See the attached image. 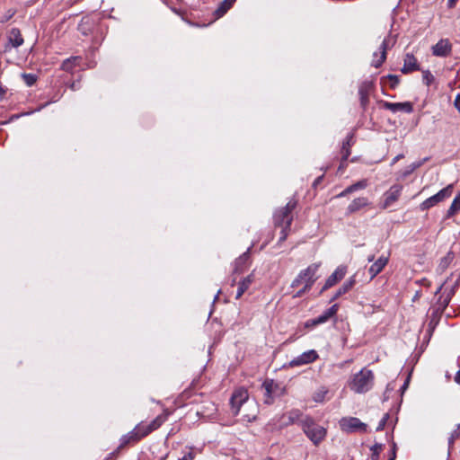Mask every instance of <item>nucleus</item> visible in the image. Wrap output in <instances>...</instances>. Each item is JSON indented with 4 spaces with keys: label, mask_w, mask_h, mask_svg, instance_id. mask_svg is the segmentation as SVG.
<instances>
[{
    "label": "nucleus",
    "mask_w": 460,
    "mask_h": 460,
    "mask_svg": "<svg viewBox=\"0 0 460 460\" xmlns=\"http://www.w3.org/2000/svg\"><path fill=\"white\" fill-rule=\"evenodd\" d=\"M349 193H351V191H348V187H347L343 191H341V192L338 195V197H345L346 195H348V194H349Z\"/></svg>",
    "instance_id": "5fc2aeb1"
},
{
    "label": "nucleus",
    "mask_w": 460,
    "mask_h": 460,
    "mask_svg": "<svg viewBox=\"0 0 460 460\" xmlns=\"http://www.w3.org/2000/svg\"><path fill=\"white\" fill-rule=\"evenodd\" d=\"M455 381L457 383V384H460V370L457 371L456 376H455Z\"/></svg>",
    "instance_id": "13d9d810"
},
{
    "label": "nucleus",
    "mask_w": 460,
    "mask_h": 460,
    "mask_svg": "<svg viewBox=\"0 0 460 460\" xmlns=\"http://www.w3.org/2000/svg\"><path fill=\"white\" fill-rule=\"evenodd\" d=\"M195 458V454L192 451L188 452L182 457L179 458V460H193Z\"/></svg>",
    "instance_id": "49530a36"
},
{
    "label": "nucleus",
    "mask_w": 460,
    "mask_h": 460,
    "mask_svg": "<svg viewBox=\"0 0 460 460\" xmlns=\"http://www.w3.org/2000/svg\"><path fill=\"white\" fill-rule=\"evenodd\" d=\"M388 261L389 256L384 255H382L376 261H374V263L368 269L370 279H373L375 277H376L387 265Z\"/></svg>",
    "instance_id": "a211bd4d"
},
{
    "label": "nucleus",
    "mask_w": 460,
    "mask_h": 460,
    "mask_svg": "<svg viewBox=\"0 0 460 460\" xmlns=\"http://www.w3.org/2000/svg\"><path fill=\"white\" fill-rule=\"evenodd\" d=\"M453 258H454L453 253L447 252V254L440 260L438 269L440 270L444 271L448 267V265L452 261Z\"/></svg>",
    "instance_id": "72a5a7b5"
},
{
    "label": "nucleus",
    "mask_w": 460,
    "mask_h": 460,
    "mask_svg": "<svg viewBox=\"0 0 460 460\" xmlns=\"http://www.w3.org/2000/svg\"><path fill=\"white\" fill-rule=\"evenodd\" d=\"M243 411H245L244 412H252V409L250 408H245V410H243V408L242 409V411L240 412V414L243 416Z\"/></svg>",
    "instance_id": "680f3d73"
},
{
    "label": "nucleus",
    "mask_w": 460,
    "mask_h": 460,
    "mask_svg": "<svg viewBox=\"0 0 460 460\" xmlns=\"http://www.w3.org/2000/svg\"><path fill=\"white\" fill-rule=\"evenodd\" d=\"M367 181L364 179V180L357 181L354 184L349 185L348 187V191H351V193H352L358 190H364L367 188Z\"/></svg>",
    "instance_id": "f704fd0d"
},
{
    "label": "nucleus",
    "mask_w": 460,
    "mask_h": 460,
    "mask_svg": "<svg viewBox=\"0 0 460 460\" xmlns=\"http://www.w3.org/2000/svg\"><path fill=\"white\" fill-rule=\"evenodd\" d=\"M396 449H397L396 444L394 442L392 445V450H391V455H390L391 457L396 458Z\"/></svg>",
    "instance_id": "8fccbe9b"
},
{
    "label": "nucleus",
    "mask_w": 460,
    "mask_h": 460,
    "mask_svg": "<svg viewBox=\"0 0 460 460\" xmlns=\"http://www.w3.org/2000/svg\"><path fill=\"white\" fill-rule=\"evenodd\" d=\"M356 284V280L354 276L349 278L347 281H345L339 289L335 292V294L332 296V297L330 299V303L337 300L339 297H341L342 295L348 293L349 290L352 289L354 285Z\"/></svg>",
    "instance_id": "aec40b11"
},
{
    "label": "nucleus",
    "mask_w": 460,
    "mask_h": 460,
    "mask_svg": "<svg viewBox=\"0 0 460 460\" xmlns=\"http://www.w3.org/2000/svg\"><path fill=\"white\" fill-rule=\"evenodd\" d=\"M289 231H290V227H287V226L281 227L279 242H284L287 239Z\"/></svg>",
    "instance_id": "c03bdc74"
},
{
    "label": "nucleus",
    "mask_w": 460,
    "mask_h": 460,
    "mask_svg": "<svg viewBox=\"0 0 460 460\" xmlns=\"http://www.w3.org/2000/svg\"><path fill=\"white\" fill-rule=\"evenodd\" d=\"M236 0H223L215 10L214 15L217 19L224 16L232 8Z\"/></svg>",
    "instance_id": "5701e85b"
},
{
    "label": "nucleus",
    "mask_w": 460,
    "mask_h": 460,
    "mask_svg": "<svg viewBox=\"0 0 460 460\" xmlns=\"http://www.w3.org/2000/svg\"><path fill=\"white\" fill-rule=\"evenodd\" d=\"M353 145V135L349 134L346 139L342 142L341 146V164L347 161L349 156L350 155V147Z\"/></svg>",
    "instance_id": "b1692460"
},
{
    "label": "nucleus",
    "mask_w": 460,
    "mask_h": 460,
    "mask_svg": "<svg viewBox=\"0 0 460 460\" xmlns=\"http://www.w3.org/2000/svg\"><path fill=\"white\" fill-rule=\"evenodd\" d=\"M402 190V185H393L385 194H384V200L382 203L381 208L383 209H386L390 208L394 202H396L401 196Z\"/></svg>",
    "instance_id": "9b49d317"
},
{
    "label": "nucleus",
    "mask_w": 460,
    "mask_h": 460,
    "mask_svg": "<svg viewBox=\"0 0 460 460\" xmlns=\"http://www.w3.org/2000/svg\"><path fill=\"white\" fill-rule=\"evenodd\" d=\"M134 429L137 430V433L139 435L141 439L153 432L148 424L144 425L139 423Z\"/></svg>",
    "instance_id": "473e14b6"
},
{
    "label": "nucleus",
    "mask_w": 460,
    "mask_h": 460,
    "mask_svg": "<svg viewBox=\"0 0 460 460\" xmlns=\"http://www.w3.org/2000/svg\"><path fill=\"white\" fill-rule=\"evenodd\" d=\"M6 93V90L0 86V98H2Z\"/></svg>",
    "instance_id": "bf43d9fd"
},
{
    "label": "nucleus",
    "mask_w": 460,
    "mask_h": 460,
    "mask_svg": "<svg viewBox=\"0 0 460 460\" xmlns=\"http://www.w3.org/2000/svg\"><path fill=\"white\" fill-rule=\"evenodd\" d=\"M417 70H420V66L416 58L413 54L407 53L404 58L403 66L401 70L402 73L409 74Z\"/></svg>",
    "instance_id": "6ab92c4d"
},
{
    "label": "nucleus",
    "mask_w": 460,
    "mask_h": 460,
    "mask_svg": "<svg viewBox=\"0 0 460 460\" xmlns=\"http://www.w3.org/2000/svg\"><path fill=\"white\" fill-rule=\"evenodd\" d=\"M368 199L365 197H359L352 200L347 208L348 214H353L368 205Z\"/></svg>",
    "instance_id": "412c9836"
},
{
    "label": "nucleus",
    "mask_w": 460,
    "mask_h": 460,
    "mask_svg": "<svg viewBox=\"0 0 460 460\" xmlns=\"http://www.w3.org/2000/svg\"><path fill=\"white\" fill-rule=\"evenodd\" d=\"M169 415V412L167 411H164V413L158 415L155 419H154L148 426L152 429V431L156 430L159 429L162 424L167 420V417Z\"/></svg>",
    "instance_id": "c756f323"
},
{
    "label": "nucleus",
    "mask_w": 460,
    "mask_h": 460,
    "mask_svg": "<svg viewBox=\"0 0 460 460\" xmlns=\"http://www.w3.org/2000/svg\"><path fill=\"white\" fill-rule=\"evenodd\" d=\"M339 310V305L334 304L330 308H328L325 312H323L321 315L314 319H310L305 322V326L306 328H312L318 324H322L326 323L329 319L335 316Z\"/></svg>",
    "instance_id": "9d476101"
},
{
    "label": "nucleus",
    "mask_w": 460,
    "mask_h": 460,
    "mask_svg": "<svg viewBox=\"0 0 460 460\" xmlns=\"http://www.w3.org/2000/svg\"><path fill=\"white\" fill-rule=\"evenodd\" d=\"M347 273V267L344 265L339 266L334 272L332 273L326 279L323 287L322 288L320 293H323L325 290L331 288L335 286L340 280H341Z\"/></svg>",
    "instance_id": "ddd939ff"
},
{
    "label": "nucleus",
    "mask_w": 460,
    "mask_h": 460,
    "mask_svg": "<svg viewBox=\"0 0 460 460\" xmlns=\"http://www.w3.org/2000/svg\"><path fill=\"white\" fill-rule=\"evenodd\" d=\"M381 102L385 110L391 111L393 112L404 111L406 113H411L413 111L412 103L410 102H389L382 101Z\"/></svg>",
    "instance_id": "dca6fc26"
},
{
    "label": "nucleus",
    "mask_w": 460,
    "mask_h": 460,
    "mask_svg": "<svg viewBox=\"0 0 460 460\" xmlns=\"http://www.w3.org/2000/svg\"><path fill=\"white\" fill-rule=\"evenodd\" d=\"M388 419H389V414L385 413L383 416V418L381 419V420L379 421L378 426L376 427V431H381L385 429Z\"/></svg>",
    "instance_id": "79ce46f5"
},
{
    "label": "nucleus",
    "mask_w": 460,
    "mask_h": 460,
    "mask_svg": "<svg viewBox=\"0 0 460 460\" xmlns=\"http://www.w3.org/2000/svg\"><path fill=\"white\" fill-rule=\"evenodd\" d=\"M305 415H303L302 411L298 409H293L287 413H284L280 418V428L288 427L294 423H297L300 425L301 420Z\"/></svg>",
    "instance_id": "4468645a"
},
{
    "label": "nucleus",
    "mask_w": 460,
    "mask_h": 460,
    "mask_svg": "<svg viewBox=\"0 0 460 460\" xmlns=\"http://www.w3.org/2000/svg\"><path fill=\"white\" fill-rule=\"evenodd\" d=\"M339 423L341 429L348 433L356 431L367 432V424L356 417H344Z\"/></svg>",
    "instance_id": "423d86ee"
},
{
    "label": "nucleus",
    "mask_w": 460,
    "mask_h": 460,
    "mask_svg": "<svg viewBox=\"0 0 460 460\" xmlns=\"http://www.w3.org/2000/svg\"><path fill=\"white\" fill-rule=\"evenodd\" d=\"M310 290V285H305V287L298 290L296 294L294 295V297H301L305 292Z\"/></svg>",
    "instance_id": "a18cd8bd"
},
{
    "label": "nucleus",
    "mask_w": 460,
    "mask_h": 460,
    "mask_svg": "<svg viewBox=\"0 0 460 460\" xmlns=\"http://www.w3.org/2000/svg\"><path fill=\"white\" fill-rule=\"evenodd\" d=\"M422 81L427 86H429L434 81V76L429 70L423 71Z\"/></svg>",
    "instance_id": "4c0bfd02"
},
{
    "label": "nucleus",
    "mask_w": 460,
    "mask_h": 460,
    "mask_svg": "<svg viewBox=\"0 0 460 460\" xmlns=\"http://www.w3.org/2000/svg\"><path fill=\"white\" fill-rule=\"evenodd\" d=\"M458 0H448L447 1V7L448 8H454Z\"/></svg>",
    "instance_id": "603ef678"
},
{
    "label": "nucleus",
    "mask_w": 460,
    "mask_h": 460,
    "mask_svg": "<svg viewBox=\"0 0 460 460\" xmlns=\"http://www.w3.org/2000/svg\"><path fill=\"white\" fill-rule=\"evenodd\" d=\"M409 381H410V377H408V378L405 380V382H404L403 385L402 386L401 390H402V392H403L404 390H406V389H407V387H408V384H409Z\"/></svg>",
    "instance_id": "6e6d98bb"
},
{
    "label": "nucleus",
    "mask_w": 460,
    "mask_h": 460,
    "mask_svg": "<svg viewBox=\"0 0 460 460\" xmlns=\"http://www.w3.org/2000/svg\"><path fill=\"white\" fill-rule=\"evenodd\" d=\"M453 189V184H449L444 189L440 190L437 194L428 198L420 205V210H428L437 204L444 201L446 199L452 195Z\"/></svg>",
    "instance_id": "39448f33"
},
{
    "label": "nucleus",
    "mask_w": 460,
    "mask_h": 460,
    "mask_svg": "<svg viewBox=\"0 0 460 460\" xmlns=\"http://www.w3.org/2000/svg\"><path fill=\"white\" fill-rule=\"evenodd\" d=\"M375 84L371 80L363 81L358 86L360 106L366 111L369 104V96L374 92Z\"/></svg>",
    "instance_id": "6e6552de"
},
{
    "label": "nucleus",
    "mask_w": 460,
    "mask_h": 460,
    "mask_svg": "<svg viewBox=\"0 0 460 460\" xmlns=\"http://www.w3.org/2000/svg\"><path fill=\"white\" fill-rule=\"evenodd\" d=\"M374 260H375V255H369V256L367 257V261H368L369 262L374 261Z\"/></svg>",
    "instance_id": "0e129e2a"
},
{
    "label": "nucleus",
    "mask_w": 460,
    "mask_h": 460,
    "mask_svg": "<svg viewBox=\"0 0 460 460\" xmlns=\"http://www.w3.org/2000/svg\"><path fill=\"white\" fill-rule=\"evenodd\" d=\"M141 440L139 435L137 433V430L133 429L131 431H129L128 434L123 435L119 440V445L117 447L115 451H113L109 457H107L106 460H113V457H116V456L119 454V452L130 444H135Z\"/></svg>",
    "instance_id": "1a4fd4ad"
},
{
    "label": "nucleus",
    "mask_w": 460,
    "mask_h": 460,
    "mask_svg": "<svg viewBox=\"0 0 460 460\" xmlns=\"http://www.w3.org/2000/svg\"><path fill=\"white\" fill-rule=\"evenodd\" d=\"M262 388L265 390L264 402L266 404H271L273 402L274 396L282 394L285 390L272 379H266L262 384Z\"/></svg>",
    "instance_id": "0eeeda50"
},
{
    "label": "nucleus",
    "mask_w": 460,
    "mask_h": 460,
    "mask_svg": "<svg viewBox=\"0 0 460 460\" xmlns=\"http://www.w3.org/2000/svg\"><path fill=\"white\" fill-rule=\"evenodd\" d=\"M81 59L80 57H71L63 61L61 68L64 71L70 72L75 66H76Z\"/></svg>",
    "instance_id": "7c9ffc66"
},
{
    "label": "nucleus",
    "mask_w": 460,
    "mask_h": 460,
    "mask_svg": "<svg viewBox=\"0 0 460 460\" xmlns=\"http://www.w3.org/2000/svg\"><path fill=\"white\" fill-rule=\"evenodd\" d=\"M374 383V374L371 370L363 368L355 374L349 387L358 394H363L370 390Z\"/></svg>",
    "instance_id": "7ed1b4c3"
},
{
    "label": "nucleus",
    "mask_w": 460,
    "mask_h": 460,
    "mask_svg": "<svg viewBox=\"0 0 460 460\" xmlns=\"http://www.w3.org/2000/svg\"><path fill=\"white\" fill-rule=\"evenodd\" d=\"M22 76L23 78L24 83L28 86H32L37 81V75L34 74H25L24 73L22 75Z\"/></svg>",
    "instance_id": "e433bc0d"
},
{
    "label": "nucleus",
    "mask_w": 460,
    "mask_h": 460,
    "mask_svg": "<svg viewBox=\"0 0 460 460\" xmlns=\"http://www.w3.org/2000/svg\"><path fill=\"white\" fill-rule=\"evenodd\" d=\"M300 427L305 435L315 447H318L327 436V429L316 423L309 415H305L301 420Z\"/></svg>",
    "instance_id": "f03ea898"
},
{
    "label": "nucleus",
    "mask_w": 460,
    "mask_h": 460,
    "mask_svg": "<svg viewBox=\"0 0 460 460\" xmlns=\"http://www.w3.org/2000/svg\"><path fill=\"white\" fill-rule=\"evenodd\" d=\"M403 157H404L403 154H400V155H396V156L393 159V161H392V163H391V165H394L395 163H397L399 160L402 159Z\"/></svg>",
    "instance_id": "3c124183"
},
{
    "label": "nucleus",
    "mask_w": 460,
    "mask_h": 460,
    "mask_svg": "<svg viewBox=\"0 0 460 460\" xmlns=\"http://www.w3.org/2000/svg\"><path fill=\"white\" fill-rule=\"evenodd\" d=\"M454 294V290H451L450 294H447L446 297L440 296L435 305V313L443 314L444 310L448 305L451 296Z\"/></svg>",
    "instance_id": "cd10ccee"
},
{
    "label": "nucleus",
    "mask_w": 460,
    "mask_h": 460,
    "mask_svg": "<svg viewBox=\"0 0 460 460\" xmlns=\"http://www.w3.org/2000/svg\"><path fill=\"white\" fill-rule=\"evenodd\" d=\"M429 160V157H425L423 158L422 160H420L418 162H415V163H412L411 164H410L406 170L402 172V177H407L409 176L410 174H411L416 169L420 168V166H422L426 162H428Z\"/></svg>",
    "instance_id": "2f4dec72"
},
{
    "label": "nucleus",
    "mask_w": 460,
    "mask_h": 460,
    "mask_svg": "<svg viewBox=\"0 0 460 460\" xmlns=\"http://www.w3.org/2000/svg\"><path fill=\"white\" fill-rule=\"evenodd\" d=\"M296 207V200H289L287 205L275 211L273 216L274 225L277 227H290L293 221L292 211Z\"/></svg>",
    "instance_id": "20e7f679"
},
{
    "label": "nucleus",
    "mask_w": 460,
    "mask_h": 460,
    "mask_svg": "<svg viewBox=\"0 0 460 460\" xmlns=\"http://www.w3.org/2000/svg\"><path fill=\"white\" fill-rule=\"evenodd\" d=\"M386 78L389 80L390 82V87L392 89H394L397 87V85L399 84L400 83V78L398 75H388L386 76Z\"/></svg>",
    "instance_id": "a19ab883"
},
{
    "label": "nucleus",
    "mask_w": 460,
    "mask_h": 460,
    "mask_svg": "<svg viewBox=\"0 0 460 460\" xmlns=\"http://www.w3.org/2000/svg\"><path fill=\"white\" fill-rule=\"evenodd\" d=\"M388 460H395V458L389 456Z\"/></svg>",
    "instance_id": "338daca9"
},
{
    "label": "nucleus",
    "mask_w": 460,
    "mask_h": 460,
    "mask_svg": "<svg viewBox=\"0 0 460 460\" xmlns=\"http://www.w3.org/2000/svg\"><path fill=\"white\" fill-rule=\"evenodd\" d=\"M323 179V175H321V176L317 177L314 180L313 185L315 187L316 185H318L322 181Z\"/></svg>",
    "instance_id": "864d4df0"
},
{
    "label": "nucleus",
    "mask_w": 460,
    "mask_h": 460,
    "mask_svg": "<svg viewBox=\"0 0 460 460\" xmlns=\"http://www.w3.org/2000/svg\"><path fill=\"white\" fill-rule=\"evenodd\" d=\"M370 450L372 451L371 460H379V455L383 450V445L376 443L370 447Z\"/></svg>",
    "instance_id": "c9c22d12"
},
{
    "label": "nucleus",
    "mask_w": 460,
    "mask_h": 460,
    "mask_svg": "<svg viewBox=\"0 0 460 460\" xmlns=\"http://www.w3.org/2000/svg\"><path fill=\"white\" fill-rule=\"evenodd\" d=\"M303 282V279H300V273L298 274V276L293 280V282L291 283V287L292 288H296L298 287L301 283Z\"/></svg>",
    "instance_id": "de8ad7c7"
},
{
    "label": "nucleus",
    "mask_w": 460,
    "mask_h": 460,
    "mask_svg": "<svg viewBox=\"0 0 460 460\" xmlns=\"http://www.w3.org/2000/svg\"><path fill=\"white\" fill-rule=\"evenodd\" d=\"M251 247L247 249L241 256H239L234 262V272H241L246 267L250 259Z\"/></svg>",
    "instance_id": "a878e982"
},
{
    "label": "nucleus",
    "mask_w": 460,
    "mask_h": 460,
    "mask_svg": "<svg viewBox=\"0 0 460 460\" xmlns=\"http://www.w3.org/2000/svg\"><path fill=\"white\" fill-rule=\"evenodd\" d=\"M420 282H421V284H422V285H425V286H427V287H429V286H430V281H429V279H422L420 280Z\"/></svg>",
    "instance_id": "4d7b16f0"
},
{
    "label": "nucleus",
    "mask_w": 460,
    "mask_h": 460,
    "mask_svg": "<svg viewBox=\"0 0 460 460\" xmlns=\"http://www.w3.org/2000/svg\"><path fill=\"white\" fill-rule=\"evenodd\" d=\"M318 353L314 349H310L293 358L288 366L290 367H300L314 362L318 358Z\"/></svg>",
    "instance_id": "f8f14e48"
},
{
    "label": "nucleus",
    "mask_w": 460,
    "mask_h": 460,
    "mask_svg": "<svg viewBox=\"0 0 460 460\" xmlns=\"http://www.w3.org/2000/svg\"><path fill=\"white\" fill-rule=\"evenodd\" d=\"M71 89H72V90H74V91L77 90V84L74 82V83L71 84Z\"/></svg>",
    "instance_id": "e2e57ef3"
},
{
    "label": "nucleus",
    "mask_w": 460,
    "mask_h": 460,
    "mask_svg": "<svg viewBox=\"0 0 460 460\" xmlns=\"http://www.w3.org/2000/svg\"><path fill=\"white\" fill-rule=\"evenodd\" d=\"M10 43L14 48H18L23 44V38L22 36L21 31L18 28H13L8 36Z\"/></svg>",
    "instance_id": "393cba45"
},
{
    "label": "nucleus",
    "mask_w": 460,
    "mask_h": 460,
    "mask_svg": "<svg viewBox=\"0 0 460 460\" xmlns=\"http://www.w3.org/2000/svg\"><path fill=\"white\" fill-rule=\"evenodd\" d=\"M388 40L387 39H385L380 46V50H381V55L379 57V58L377 59H374L373 62H372V66H374L375 67H379L382 66V64L385 61L386 59V51H387V49H388Z\"/></svg>",
    "instance_id": "bb28decb"
},
{
    "label": "nucleus",
    "mask_w": 460,
    "mask_h": 460,
    "mask_svg": "<svg viewBox=\"0 0 460 460\" xmlns=\"http://www.w3.org/2000/svg\"><path fill=\"white\" fill-rule=\"evenodd\" d=\"M460 210V192L455 197L448 210L447 211L446 217L450 218Z\"/></svg>",
    "instance_id": "c85d7f7f"
},
{
    "label": "nucleus",
    "mask_w": 460,
    "mask_h": 460,
    "mask_svg": "<svg viewBox=\"0 0 460 460\" xmlns=\"http://www.w3.org/2000/svg\"><path fill=\"white\" fill-rule=\"evenodd\" d=\"M231 411L232 413L236 416L242 411V409L245 408L252 409V412L243 413V420L252 422L256 420L258 413V407L254 401L249 400L248 391L244 388H238L234 390L230 398Z\"/></svg>",
    "instance_id": "f257e3e1"
},
{
    "label": "nucleus",
    "mask_w": 460,
    "mask_h": 460,
    "mask_svg": "<svg viewBox=\"0 0 460 460\" xmlns=\"http://www.w3.org/2000/svg\"><path fill=\"white\" fill-rule=\"evenodd\" d=\"M319 267L320 263H313L300 272V279H303V281L305 282V285H310V288L317 279L315 274Z\"/></svg>",
    "instance_id": "2eb2a0df"
},
{
    "label": "nucleus",
    "mask_w": 460,
    "mask_h": 460,
    "mask_svg": "<svg viewBox=\"0 0 460 460\" xmlns=\"http://www.w3.org/2000/svg\"><path fill=\"white\" fill-rule=\"evenodd\" d=\"M326 394H327V391L323 388L314 393L313 399L316 402H323Z\"/></svg>",
    "instance_id": "ea45409f"
},
{
    "label": "nucleus",
    "mask_w": 460,
    "mask_h": 460,
    "mask_svg": "<svg viewBox=\"0 0 460 460\" xmlns=\"http://www.w3.org/2000/svg\"><path fill=\"white\" fill-rule=\"evenodd\" d=\"M419 296H420V293H419V292H417V293H416V295H415V296H414V298H413V300H415V299H416L417 297H419Z\"/></svg>",
    "instance_id": "69168bd1"
},
{
    "label": "nucleus",
    "mask_w": 460,
    "mask_h": 460,
    "mask_svg": "<svg viewBox=\"0 0 460 460\" xmlns=\"http://www.w3.org/2000/svg\"><path fill=\"white\" fill-rule=\"evenodd\" d=\"M445 283H442L436 290L435 292V295H438V293H440V291L442 290L443 287H444Z\"/></svg>",
    "instance_id": "052dcab7"
},
{
    "label": "nucleus",
    "mask_w": 460,
    "mask_h": 460,
    "mask_svg": "<svg viewBox=\"0 0 460 460\" xmlns=\"http://www.w3.org/2000/svg\"><path fill=\"white\" fill-rule=\"evenodd\" d=\"M460 437V423L457 425V428L451 433L448 438V445L452 447L455 443V440Z\"/></svg>",
    "instance_id": "58836bf2"
},
{
    "label": "nucleus",
    "mask_w": 460,
    "mask_h": 460,
    "mask_svg": "<svg viewBox=\"0 0 460 460\" xmlns=\"http://www.w3.org/2000/svg\"><path fill=\"white\" fill-rule=\"evenodd\" d=\"M454 105H455L456 109L458 111V112L460 113V93H458L456 96Z\"/></svg>",
    "instance_id": "09e8293b"
},
{
    "label": "nucleus",
    "mask_w": 460,
    "mask_h": 460,
    "mask_svg": "<svg viewBox=\"0 0 460 460\" xmlns=\"http://www.w3.org/2000/svg\"><path fill=\"white\" fill-rule=\"evenodd\" d=\"M441 314H442L435 313V306H434L431 316H430V323L429 324L436 325L438 323V320H439Z\"/></svg>",
    "instance_id": "37998d69"
},
{
    "label": "nucleus",
    "mask_w": 460,
    "mask_h": 460,
    "mask_svg": "<svg viewBox=\"0 0 460 460\" xmlns=\"http://www.w3.org/2000/svg\"><path fill=\"white\" fill-rule=\"evenodd\" d=\"M254 281V276L253 273L249 274L247 277H245L242 281L239 282L237 292L235 298L239 299L243 293L248 290L251 284Z\"/></svg>",
    "instance_id": "4be33fe9"
},
{
    "label": "nucleus",
    "mask_w": 460,
    "mask_h": 460,
    "mask_svg": "<svg viewBox=\"0 0 460 460\" xmlns=\"http://www.w3.org/2000/svg\"><path fill=\"white\" fill-rule=\"evenodd\" d=\"M167 456H163L160 460H165Z\"/></svg>",
    "instance_id": "774afa93"
},
{
    "label": "nucleus",
    "mask_w": 460,
    "mask_h": 460,
    "mask_svg": "<svg viewBox=\"0 0 460 460\" xmlns=\"http://www.w3.org/2000/svg\"><path fill=\"white\" fill-rule=\"evenodd\" d=\"M452 50V45L447 39H441L432 47V54L436 57H447Z\"/></svg>",
    "instance_id": "f3484780"
}]
</instances>
